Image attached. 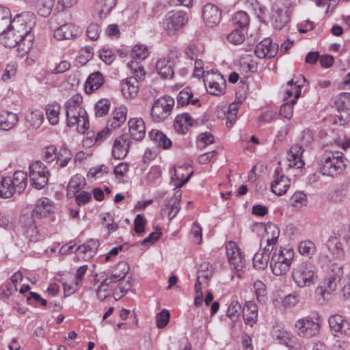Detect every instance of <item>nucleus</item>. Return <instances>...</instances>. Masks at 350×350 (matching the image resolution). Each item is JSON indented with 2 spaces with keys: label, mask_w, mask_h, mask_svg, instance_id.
<instances>
[{
  "label": "nucleus",
  "mask_w": 350,
  "mask_h": 350,
  "mask_svg": "<svg viewBox=\"0 0 350 350\" xmlns=\"http://www.w3.org/2000/svg\"><path fill=\"white\" fill-rule=\"evenodd\" d=\"M320 171L323 175L335 176L340 174L345 169V159L340 152L324 153L320 159Z\"/></svg>",
  "instance_id": "f257e3e1"
},
{
  "label": "nucleus",
  "mask_w": 350,
  "mask_h": 350,
  "mask_svg": "<svg viewBox=\"0 0 350 350\" xmlns=\"http://www.w3.org/2000/svg\"><path fill=\"white\" fill-rule=\"evenodd\" d=\"M292 277L295 284L301 288L314 284L317 278V269L313 263L304 261L294 267Z\"/></svg>",
  "instance_id": "f03ea898"
},
{
  "label": "nucleus",
  "mask_w": 350,
  "mask_h": 350,
  "mask_svg": "<svg viewBox=\"0 0 350 350\" xmlns=\"http://www.w3.org/2000/svg\"><path fill=\"white\" fill-rule=\"evenodd\" d=\"M294 257L293 249H280L279 252H274L270 262V267L273 273L275 275H282L290 269L291 262Z\"/></svg>",
  "instance_id": "7ed1b4c3"
},
{
  "label": "nucleus",
  "mask_w": 350,
  "mask_h": 350,
  "mask_svg": "<svg viewBox=\"0 0 350 350\" xmlns=\"http://www.w3.org/2000/svg\"><path fill=\"white\" fill-rule=\"evenodd\" d=\"M321 325L317 318L306 316L299 319L295 324V332L301 338H310L320 331Z\"/></svg>",
  "instance_id": "20e7f679"
},
{
  "label": "nucleus",
  "mask_w": 350,
  "mask_h": 350,
  "mask_svg": "<svg viewBox=\"0 0 350 350\" xmlns=\"http://www.w3.org/2000/svg\"><path fill=\"white\" fill-rule=\"evenodd\" d=\"M226 249L228 260L231 269L235 271L239 278H241L245 267L244 255L234 242H229L226 245Z\"/></svg>",
  "instance_id": "39448f33"
},
{
  "label": "nucleus",
  "mask_w": 350,
  "mask_h": 350,
  "mask_svg": "<svg viewBox=\"0 0 350 350\" xmlns=\"http://www.w3.org/2000/svg\"><path fill=\"white\" fill-rule=\"evenodd\" d=\"M29 168L31 185L36 189L44 188L48 183L50 175L48 168L40 161L32 163Z\"/></svg>",
  "instance_id": "423d86ee"
},
{
  "label": "nucleus",
  "mask_w": 350,
  "mask_h": 350,
  "mask_svg": "<svg viewBox=\"0 0 350 350\" xmlns=\"http://www.w3.org/2000/svg\"><path fill=\"white\" fill-rule=\"evenodd\" d=\"M204 84L208 93L219 96L224 93L226 81L224 76L217 72H207L204 75Z\"/></svg>",
  "instance_id": "0eeeda50"
},
{
  "label": "nucleus",
  "mask_w": 350,
  "mask_h": 350,
  "mask_svg": "<svg viewBox=\"0 0 350 350\" xmlns=\"http://www.w3.org/2000/svg\"><path fill=\"white\" fill-rule=\"evenodd\" d=\"M174 103V99L170 96L160 97L155 100L151 109L153 120L159 122L165 120L170 114Z\"/></svg>",
  "instance_id": "6e6552de"
},
{
  "label": "nucleus",
  "mask_w": 350,
  "mask_h": 350,
  "mask_svg": "<svg viewBox=\"0 0 350 350\" xmlns=\"http://www.w3.org/2000/svg\"><path fill=\"white\" fill-rule=\"evenodd\" d=\"M66 124L69 127L77 125L79 133H84L89 128L90 124L88 114L84 109L80 107L79 111H66Z\"/></svg>",
  "instance_id": "1a4fd4ad"
},
{
  "label": "nucleus",
  "mask_w": 350,
  "mask_h": 350,
  "mask_svg": "<svg viewBox=\"0 0 350 350\" xmlns=\"http://www.w3.org/2000/svg\"><path fill=\"white\" fill-rule=\"evenodd\" d=\"M330 330L336 337L350 336V323L340 314H332L328 319Z\"/></svg>",
  "instance_id": "9d476101"
},
{
  "label": "nucleus",
  "mask_w": 350,
  "mask_h": 350,
  "mask_svg": "<svg viewBox=\"0 0 350 350\" xmlns=\"http://www.w3.org/2000/svg\"><path fill=\"white\" fill-rule=\"evenodd\" d=\"M178 57V52L172 51L169 57L161 58L157 62L156 70L162 79H171L173 77L174 74V60Z\"/></svg>",
  "instance_id": "9b49d317"
},
{
  "label": "nucleus",
  "mask_w": 350,
  "mask_h": 350,
  "mask_svg": "<svg viewBox=\"0 0 350 350\" xmlns=\"http://www.w3.org/2000/svg\"><path fill=\"white\" fill-rule=\"evenodd\" d=\"M187 19L186 13L183 11L170 12L165 19V29L169 33L178 31L187 23Z\"/></svg>",
  "instance_id": "f8f14e48"
},
{
  "label": "nucleus",
  "mask_w": 350,
  "mask_h": 350,
  "mask_svg": "<svg viewBox=\"0 0 350 350\" xmlns=\"http://www.w3.org/2000/svg\"><path fill=\"white\" fill-rule=\"evenodd\" d=\"M132 141L128 133L118 137L113 143L112 154L116 159H123L128 154Z\"/></svg>",
  "instance_id": "ddd939ff"
},
{
  "label": "nucleus",
  "mask_w": 350,
  "mask_h": 350,
  "mask_svg": "<svg viewBox=\"0 0 350 350\" xmlns=\"http://www.w3.org/2000/svg\"><path fill=\"white\" fill-rule=\"evenodd\" d=\"M129 271V266L125 261H120L112 269L109 277L105 278L99 286V291L103 290L104 286H108L110 284L119 282L123 280Z\"/></svg>",
  "instance_id": "4468645a"
},
{
  "label": "nucleus",
  "mask_w": 350,
  "mask_h": 350,
  "mask_svg": "<svg viewBox=\"0 0 350 350\" xmlns=\"http://www.w3.org/2000/svg\"><path fill=\"white\" fill-rule=\"evenodd\" d=\"M20 222L26 238L30 241H37L39 239V232L35 225L33 215L24 214L21 215Z\"/></svg>",
  "instance_id": "2eb2a0df"
},
{
  "label": "nucleus",
  "mask_w": 350,
  "mask_h": 350,
  "mask_svg": "<svg viewBox=\"0 0 350 350\" xmlns=\"http://www.w3.org/2000/svg\"><path fill=\"white\" fill-rule=\"evenodd\" d=\"M33 23L27 22L23 16H16L11 21L8 29L14 31L18 37H27V35H33L31 33Z\"/></svg>",
  "instance_id": "dca6fc26"
},
{
  "label": "nucleus",
  "mask_w": 350,
  "mask_h": 350,
  "mask_svg": "<svg viewBox=\"0 0 350 350\" xmlns=\"http://www.w3.org/2000/svg\"><path fill=\"white\" fill-rule=\"evenodd\" d=\"M202 16L205 24L208 27H213L219 23L221 12L217 5L207 3L203 8Z\"/></svg>",
  "instance_id": "f3484780"
},
{
  "label": "nucleus",
  "mask_w": 350,
  "mask_h": 350,
  "mask_svg": "<svg viewBox=\"0 0 350 350\" xmlns=\"http://www.w3.org/2000/svg\"><path fill=\"white\" fill-rule=\"evenodd\" d=\"M290 185V179L277 168L274 172L273 180L271 185V191L278 196H282L287 191Z\"/></svg>",
  "instance_id": "a211bd4d"
},
{
  "label": "nucleus",
  "mask_w": 350,
  "mask_h": 350,
  "mask_svg": "<svg viewBox=\"0 0 350 350\" xmlns=\"http://www.w3.org/2000/svg\"><path fill=\"white\" fill-rule=\"evenodd\" d=\"M278 49V45L273 43L272 40L267 38L256 45L254 53L259 58H270L276 55Z\"/></svg>",
  "instance_id": "6ab92c4d"
},
{
  "label": "nucleus",
  "mask_w": 350,
  "mask_h": 350,
  "mask_svg": "<svg viewBox=\"0 0 350 350\" xmlns=\"http://www.w3.org/2000/svg\"><path fill=\"white\" fill-rule=\"evenodd\" d=\"M129 130L130 138L135 141H141L146 135L145 123L142 118H133L129 120Z\"/></svg>",
  "instance_id": "aec40b11"
},
{
  "label": "nucleus",
  "mask_w": 350,
  "mask_h": 350,
  "mask_svg": "<svg viewBox=\"0 0 350 350\" xmlns=\"http://www.w3.org/2000/svg\"><path fill=\"white\" fill-rule=\"evenodd\" d=\"M304 149L302 146L299 144L293 145L288 153V160L289 161V166L291 167L301 168L304 165L303 160V153Z\"/></svg>",
  "instance_id": "412c9836"
},
{
  "label": "nucleus",
  "mask_w": 350,
  "mask_h": 350,
  "mask_svg": "<svg viewBox=\"0 0 350 350\" xmlns=\"http://www.w3.org/2000/svg\"><path fill=\"white\" fill-rule=\"evenodd\" d=\"M79 32L78 27L72 23H66L55 30L54 37L59 40H69L77 37Z\"/></svg>",
  "instance_id": "4be33fe9"
},
{
  "label": "nucleus",
  "mask_w": 350,
  "mask_h": 350,
  "mask_svg": "<svg viewBox=\"0 0 350 350\" xmlns=\"http://www.w3.org/2000/svg\"><path fill=\"white\" fill-rule=\"evenodd\" d=\"M335 107L338 111H343L345 113V116H338L339 119L344 124L349 118L348 111L350 110V93L342 92L336 98Z\"/></svg>",
  "instance_id": "5701e85b"
},
{
  "label": "nucleus",
  "mask_w": 350,
  "mask_h": 350,
  "mask_svg": "<svg viewBox=\"0 0 350 350\" xmlns=\"http://www.w3.org/2000/svg\"><path fill=\"white\" fill-rule=\"evenodd\" d=\"M194 121L188 113L178 114L174 120V127L179 134L187 133L189 127L193 126Z\"/></svg>",
  "instance_id": "b1692460"
},
{
  "label": "nucleus",
  "mask_w": 350,
  "mask_h": 350,
  "mask_svg": "<svg viewBox=\"0 0 350 350\" xmlns=\"http://www.w3.org/2000/svg\"><path fill=\"white\" fill-rule=\"evenodd\" d=\"M53 207L52 200L48 198H41L36 201L35 207L30 215H33V217L35 215L40 217H46L52 212Z\"/></svg>",
  "instance_id": "393cba45"
},
{
  "label": "nucleus",
  "mask_w": 350,
  "mask_h": 350,
  "mask_svg": "<svg viewBox=\"0 0 350 350\" xmlns=\"http://www.w3.org/2000/svg\"><path fill=\"white\" fill-rule=\"evenodd\" d=\"M243 317L245 324L252 325L258 318V306L252 301H246L242 310Z\"/></svg>",
  "instance_id": "a878e982"
},
{
  "label": "nucleus",
  "mask_w": 350,
  "mask_h": 350,
  "mask_svg": "<svg viewBox=\"0 0 350 350\" xmlns=\"http://www.w3.org/2000/svg\"><path fill=\"white\" fill-rule=\"evenodd\" d=\"M120 89L124 97L126 99L135 97L139 90L137 81L133 78H127L120 83Z\"/></svg>",
  "instance_id": "bb28decb"
},
{
  "label": "nucleus",
  "mask_w": 350,
  "mask_h": 350,
  "mask_svg": "<svg viewBox=\"0 0 350 350\" xmlns=\"http://www.w3.org/2000/svg\"><path fill=\"white\" fill-rule=\"evenodd\" d=\"M127 109L122 105L113 112V118L108 120L107 125L111 129L119 128L126 119Z\"/></svg>",
  "instance_id": "cd10ccee"
},
{
  "label": "nucleus",
  "mask_w": 350,
  "mask_h": 350,
  "mask_svg": "<svg viewBox=\"0 0 350 350\" xmlns=\"http://www.w3.org/2000/svg\"><path fill=\"white\" fill-rule=\"evenodd\" d=\"M104 81V77L100 72L96 71L92 73L85 83V90L86 93L91 94L97 90L103 84Z\"/></svg>",
  "instance_id": "c85d7f7f"
},
{
  "label": "nucleus",
  "mask_w": 350,
  "mask_h": 350,
  "mask_svg": "<svg viewBox=\"0 0 350 350\" xmlns=\"http://www.w3.org/2000/svg\"><path fill=\"white\" fill-rule=\"evenodd\" d=\"M32 5L38 14L42 17H48L53 10L54 0H32Z\"/></svg>",
  "instance_id": "c756f323"
},
{
  "label": "nucleus",
  "mask_w": 350,
  "mask_h": 350,
  "mask_svg": "<svg viewBox=\"0 0 350 350\" xmlns=\"http://www.w3.org/2000/svg\"><path fill=\"white\" fill-rule=\"evenodd\" d=\"M149 137L157 144V146L163 149H170L172 146V142L163 132L159 130H152L148 133Z\"/></svg>",
  "instance_id": "7c9ffc66"
},
{
  "label": "nucleus",
  "mask_w": 350,
  "mask_h": 350,
  "mask_svg": "<svg viewBox=\"0 0 350 350\" xmlns=\"http://www.w3.org/2000/svg\"><path fill=\"white\" fill-rule=\"evenodd\" d=\"M272 250L269 247L257 252L253 257V265L256 269H264L267 267L269 259V255Z\"/></svg>",
  "instance_id": "2f4dec72"
},
{
  "label": "nucleus",
  "mask_w": 350,
  "mask_h": 350,
  "mask_svg": "<svg viewBox=\"0 0 350 350\" xmlns=\"http://www.w3.org/2000/svg\"><path fill=\"white\" fill-rule=\"evenodd\" d=\"M176 99L178 105L182 107L189 104L194 105L200 101L198 98H193V92L189 87H186L180 91Z\"/></svg>",
  "instance_id": "473e14b6"
},
{
  "label": "nucleus",
  "mask_w": 350,
  "mask_h": 350,
  "mask_svg": "<svg viewBox=\"0 0 350 350\" xmlns=\"http://www.w3.org/2000/svg\"><path fill=\"white\" fill-rule=\"evenodd\" d=\"M28 175L23 171H16L11 178L12 187H14V192L22 193L26 188Z\"/></svg>",
  "instance_id": "72a5a7b5"
},
{
  "label": "nucleus",
  "mask_w": 350,
  "mask_h": 350,
  "mask_svg": "<svg viewBox=\"0 0 350 350\" xmlns=\"http://www.w3.org/2000/svg\"><path fill=\"white\" fill-rule=\"evenodd\" d=\"M290 20L288 12L284 9L277 8L272 14V24L275 29H282Z\"/></svg>",
  "instance_id": "f704fd0d"
},
{
  "label": "nucleus",
  "mask_w": 350,
  "mask_h": 350,
  "mask_svg": "<svg viewBox=\"0 0 350 350\" xmlns=\"http://www.w3.org/2000/svg\"><path fill=\"white\" fill-rule=\"evenodd\" d=\"M18 118L16 113L5 111L0 113V129L8 131L17 124Z\"/></svg>",
  "instance_id": "c9c22d12"
},
{
  "label": "nucleus",
  "mask_w": 350,
  "mask_h": 350,
  "mask_svg": "<svg viewBox=\"0 0 350 350\" xmlns=\"http://www.w3.org/2000/svg\"><path fill=\"white\" fill-rule=\"evenodd\" d=\"M280 233V229L276 225L269 224L266 226L265 234L264 237H267V244L268 247L270 248L271 246V250H273V245L278 242Z\"/></svg>",
  "instance_id": "e433bc0d"
},
{
  "label": "nucleus",
  "mask_w": 350,
  "mask_h": 350,
  "mask_svg": "<svg viewBox=\"0 0 350 350\" xmlns=\"http://www.w3.org/2000/svg\"><path fill=\"white\" fill-rule=\"evenodd\" d=\"M86 182L84 177L77 174L72 177L68 186V196H72L79 192L85 185Z\"/></svg>",
  "instance_id": "4c0bfd02"
},
{
  "label": "nucleus",
  "mask_w": 350,
  "mask_h": 350,
  "mask_svg": "<svg viewBox=\"0 0 350 350\" xmlns=\"http://www.w3.org/2000/svg\"><path fill=\"white\" fill-rule=\"evenodd\" d=\"M182 193L180 190L176 191L174 196L169 200L167 207L170 209L168 217L170 219L174 218L180 210V200Z\"/></svg>",
  "instance_id": "58836bf2"
},
{
  "label": "nucleus",
  "mask_w": 350,
  "mask_h": 350,
  "mask_svg": "<svg viewBox=\"0 0 350 350\" xmlns=\"http://www.w3.org/2000/svg\"><path fill=\"white\" fill-rule=\"evenodd\" d=\"M116 4V0H96L100 18L106 17Z\"/></svg>",
  "instance_id": "ea45409f"
},
{
  "label": "nucleus",
  "mask_w": 350,
  "mask_h": 350,
  "mask_svg": "<svg viewBox=\"0 0 350 350\" xmlns=\"http://www.w3.org/2000/svg\"><path fill=\"white\" fill-rule=\"evenodd\" d=\"M72 157L71 151L66 146H62L57 150L55 156L56 164L60 167H64L68 165Z\"/></svg>",
  "instance_id": "a19ab883"
},
{
  "label": "nucleus",
  "mask_w": 350,
  "mask_h": 350,
  "mask_svg": "<svg viewBox=\"0 0 350 350\" xmlns=\"http://www.w3.org/2000/svg\"><path fill=\"white\" fill-rule=\"evenodd\" d=\"M60 110L61 106L57 103L46 106V116L51 124L55 125L59 122Z\"/></svg>",
  "instance_id": "79ce46f5"
},
{
  "label": "nucleus",
  "mask_w": 350,
  "mask_h": 350,
  "mask_svg": "<svg viewBox=\"0 0 350 350\" xmlns=\"http://www.w3.org/2000/svg\"><path fill=\"white\" fill-rule=\"evenodd\" d=\"M14 193V187H12L11 178L0 176V198H9Z\"/></svg>",
  "instance_id": "37998d69"
},
{
  "label": "nucleus",
  "mask_w": 350,
  "mask_h": 350,
  "mask_svg": "<svg viewBox=\"0 0 350 350\" xmlns=\"http://www.w3.org/2000/svg\"><path fill=\"white\" fill-rule=\"evenodd\" d=\"M11 21L9 8L0 5V34H3L9 29Z\"/></svg>",
  "instance_id": "c03bdc74"
},
{
  "label": "nucleus",
  "mask_w": 350,
  "mask_h": 350,
  "mask_svg": "<svg viewBox=\"0 0 350 350\" xmlns=\"http://www.w3.org/2000/svg\"><path fill=\"white\" fill-rule=\"evenodd\" d=\"M288 86L289 88L286 90V94L288 98L291 96H294V98L290 100L291 103H296V100L299 97L301 94V88L303 85L302 83H300L299 80L294 81V79H291L288 82Z\"/></svg>",
  "instance_id": "a18cd8bd"
},
{
  "label": "nucleus",
  "mask_w": 350,
  "mask_h": 350,
  "mask_svg": "<svg viewBox=\"0 0 350 350\" xmlns=\"http://www.w3.org/2000/svg\"><path fill=\"white\" fill-rule=\"evenodd\" d=\"M128 67L131 69V74L133 75L129 78H133L137 81H142L146 75V72L143 66H142L138 62L131 61L128 63Z\"/></svg>",
  "instance_id": "49530a36"
},
{
  "label": "nucleus",
  "mask_w": 350,
  "mask_h": 350,
  "mask_svg": "<svg viewBox=\"0 0 350 350\" xmlns=\"http://www.w3.org/2000/svg\"><path fill=\"white\" fill-rule=\"evenodd\" d=\"M232 23L236 27L244 30L249 25L250 17L245 12L239 11L234 14Z\"/></svg>",
  "instance_id": "de8ad7c7"
},
{
  "label": "nucleus",
  "mask_w": 350,
  "mask_h": 350,
  "mask_svg": "<svg viewBox=\"0 0 350 350\" xmlns=\"http://www.w3.org/2000/svg\"><path fill=\"white\" fill-rule=\"evenodd\" d=\"M33 35H27L23 38V40H20L17 44L18 55L23 57L30 51L33 45Z\"/></svg>",
  "instance_id": "09e8293b"
},
{
  "label": "nucleus",
  "mask_w": 350,
  "mask_h": 350,
  "mask_svg": "<svg viewBox=\"0 0 350 350\" xmlns=\"http://www.w3.org/2000/svg\"><path fill=\"white\" fill-rule=\"evenodd\" d=\"M26 120L29 123L31 129H36L42 123L43 113L38 109L31 111L26 115Z\"/></svg>",
  "instance_id": "8fccbe9b"
},
{
  "label": "nucleus",
  "mask_w": 350,
  "mask_h": 350,
  "mask_svg": "<svg viewBox=\"0 0 350 350\" xmlns=\"http://www.w3.org/2000/svg\"><path fill=\"white\" fill-rule=\"evenodd\" d=\"M100 243L98 239H90L84 244L79 245L77 250L79 253H83L85 254H88L89 256H92L93 254L96 253Z\"/></svg>",
  "instance_id": "3c124183"
},
{
  "label": "nucleus",
  "mask_w": 350,
  "mask_h": 350,
  "mask_svg": "<svg viewBox=\"0 0 350 350\" xmlns=\"http://www.w3.org/2000/svg\"><path fill=\"white\" fill-rule=\"evenodd\" d=\"M242 310L243 308L241 304L237 300H233L228 306L227 316L232 320V321L236 322L239 319L240 314L242 312Z\"/></svg>",
  "instance_id": "603ef678"
},
{
  "label": "nucleus",
  "mask_w": 350,
  "mask_h": 350,
  "mask_svg": "<svg viewBox=\"0 0 350 350\" xmlns=\"http://www.w3.org/2000/svg\"><path fill=\"white\" fill-rule=\"evenodd\" d=\"M299 252L301 255L306 256L310 258L316 253L315 244L311 241H303L299 243Z\"/></svg>",
  "instance_id": "864d4df0"
},
{
  "label": "nucleus",
  "mask_w": 350,
  "mask_h": 350,
  "mask_svg": "<svg viewBox=\"0 0 350 350\" xmlns=\"http://www.w3.org/2000/svg\"><path fill=\"white\" fill-rule=\"evenodd\" d=\"M3 34H5L3 38V43L6 48H14L20 40H23V37H18L14 31L8 29Z\"/></svg>",
  "instance_id": "5fc2aeb1"
},
{
  "label": "nucleus",
  "mask_w": 350,
  "mask_h": 350,
  "mask_svg": "<svg viewBox=\"0 0 350 350\" xmlns=\"http://www.w3.org/2000/svg\"><path fill=\"white\" fill-rule=\"evenodd\" d=\"M214 269L211 264L208 262L201 263L198 269V276L199 278L204 279L207 281L212 278ZM208 282H206L208 283Z\"/></svg>",
  "instance_id": "6e6d98bb"
},
{
  "label": "nucleus",
  "mask_w": 350,
  "mask_h": 350,
  "mask_svg": "<svg viewBox=\"0 0 350 350\" xmlns=\"http://www.w3.org/2000/svg\"><path fill=\"white\" fill-rule=\"evenodd\" d=\"M254 288L258 301L260 304L265 303L267 300V289L265 284L262 282L258 280L254 282Z\"/></svg>",
  "instance_id": "4d7b16f0"
},
{
  "label": "nucleus",
  "mask_w": 350,
  "mask_h": 350,
  "mask_svg": "<svg viewBox=\"0 0 350 350\" xmlns=\"http://www.w3.org/2000/svg\"><path fill=\"white\" fill-rule=\"evenodd\" d=\"M327 247L336 257L341 258L344 256L342 243L336 238H332L328 240Z\"/></svg>",
  "instance_id": "13d9d810"
},
{
  "label": "nucleus",
  "mask_w": 350,
  "mask_h": 350,
  "mask_svg": "<svg viewBox=\"0 0 350 350\" xmlns=\"http://www.w3.org/2000/svg\"><path fill=\"white\" fill-rule=\"evenodd\" d=\"M109 109L110 101L108 99H100L95 104V116L103 117L108 113Z\"/></svg>",
  "instance_id": "bf43d9fd"
},
{
  "label": "nucleus",
  "mask_w": 350,
  "mask_h": 350,
  "mask_svg": "<svg viewBox=\"0 0 350 350\" xmlns=\"http://www.w3.org/2000/svg\"><path fill=\"white\" fill-rule=\"evenodd\" d=\"M241 104V101H236V100H234L233 103L230 104V105L228 107V109L227 117H226V119H227L226 124H227L229 123L230 125L231 126L235 122L236 118H237V113L238 112V110H239V108L240 107Z\"/></svg>",
  "instance_id": "052dcab7"
},
{
  "label": "nucleus",
  "mask_w": 350,
  "mask_h": 350,
  "mask_svg": "<svg viewBox=\"0 0 350 350\" xmlns=\"http://www.w3.org/2000/svg\"><path fill=\"white\" fill-rule=\"evenodd\" d=\"M83 101V97L79 94H74L70 98H69L65 103V109L67 110L79 111L81 107V104Z\"/></svg>",
  "instance_id": "680f3d73"
},
{
  "label": "nucleus",
  "mask_w": 350,
  "mask_h": 350,
  "mask_svg": "<svg viewBox=\"0 0 350 350\" xmlns=\"http://www.w3.org/2000/svg\"><path fill=\"white\" fill-rule=\"evenodd\" d=\"M291 202L292 206L295 207L306 206L308 202L307 196L303 191H296L291 196Z\"/></svg>",
  "instance_id": "e2e57ef3"
},
{
  "label": "nucleus",
  "mask_w": 350,
  "mask_h": 350,
  "mask_svg": "<svg viewBox=\"0 0 350 350\" xmlns=\"http://www.w3.org/2000/svg\"><path fill=\"white\" fill-rule=\"evenodd\" d=\"M243 31V30L236 27L228 35V40L235 45L241 44L245 40V35Z\"/></svg>",
  "instance_id": "0e129e2a"
},
{
  "label": "nucleus",
  "mask_w": 350,
  "mask_h": 350,
  "mask_svg": "<svg viewBox=\"0 0 350 350\" xmlns=\"http://www.w3.org/2000/svg\"><path fill=\"white\" fill-rule=\"evenodd\" d=\"M214 141L215 137L211 133H202L198 136L197 146L200 150H202L205 148L206 146L213 144Z\"/></svg>",
  "instance_id": "69168bd1"
},
{
  "label": "nucleus",
  "mask_w": 350,
  "mask_h": 350,
  "mask_svg": "<svg viewBox=\"0 0 350 350\" xmlns=\"http://www.w3.org/2000/svg\"><path fill=\"white\" fill-rule=\"evenodd\" d=\"M170 318V314L169 310L163 309L161 312L158 313L156 316L157 319V326L159 328L165 327L169 323Z\"/></svg>",
  "instance_id": "338daca9"
},
{
  "label": "nucleus",
  "mask_w": 350,
  "mask_h": 350,
  "mask_svg": "<svg viewBox=\"0 0 350 350\" xmlns=\"http://www.w3.org/2000/svg\"><path fill=\"white\" fill-rule=\"evenodd\" d=\"M149 55L148 48L143 44H136L132 50V55L139 59H145Z\"/></svg>",
  "instance_id": "774afa93"
}]
</instances>
